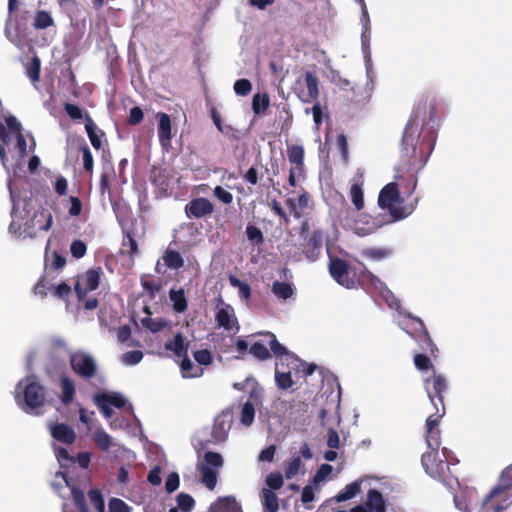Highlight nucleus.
I'll return each instance as SVG.
<instances>
[{
	"mask_svg": "<svg viewBox=\"0 0 512 512\" xmlns=\"http://www.w3.org/2000/svg\"><path fill=\"white\" fill-rule=\"evenodd\" d=\"M102 274L103 271L100 267L92 268L86 271L80 280L77 281L75 292L80 301L86 298L88 292L94 291L99 287Z\"/></svg>",
	"mask_w": 512,
	"mask_h": 512,
	"instance_id": "12",
	"label": "nucleus"
},
{
	"mask_svg": "<svg viewBox=\"0 0 512 512\" xmlns=\"http://www.w3.org/2000/svg\"><path fill=\"white\" fill-rule=\"evenodd\" d=\"M143 118V110L139 106H134L130 109L127 124L130 126H136L142 122Z\"/></svg>",
	"mask_w": 512,
	"mask_h": 512,
	"instance_id": "59",
	"label": "nucleus"
},
{
	"mask_svg": "<svg viewBox=\"0 0 512 512\" xmlns=\"http://www.w3.org/2000/svg\"><path fill=\"white\" fill-rule=\"evenodd\" d=\"M414 365L419 371L432 370L435 373V367L430 357L425 353H416L413 358Z\"/></svg>",
	"mask_w": 512,
	"mask_h": 512,
	"instance_id": "41",
	"label": "nucleus"
},
{
	"mask_svg": "<svg viewBox=\"0 0 512 512\" xmlns=\"http://www.w3.org/2000/svg\"><path fill=\"white\" fill-rule=\"evenodd\" d=\"M304 148L301 145L293 144L287 148L288 160L292 167L298 171V176H301L304 171Z\"/></svg>",
	"mask_w": 512,
	"mask_h": 512,
	"instance_id": "23",
	"label": "nucleus"
},
{
	"mask_svg": "<svg viewBox=\"0 0 512 512\" xmlns=\"http://www.w3.org/2000/svg\"><path fill=\"white\" fill-rule=\"evenodd\" d=\"M163 261L165 266L173 270H178L184 266V260L180 253L171 249L164 252Z\"/></svg>",
	"mask_w": 512,
	"mask_h": 512,
	"instance_id": "32",
	"label": "nucleus"
},
{
	"mask_svg": "<svg viewBox=\"0 0 512 512\" xmlns=\"http://www.w3.org/2000/svg\"><path fill=\"white\" fill-rule=\"evenodd\" d=\"M363 184V173L358 170L354 178V183L350 188L351 201L358 211L362 210L365 206Z\"/></svg>",
	"mask_w": 512,
	"mask_h": 512,
	"instance_id": "22",
	"label": "nucleus"
},
{
	"mask_svg": "<svg viewBox=\"0 0 512 512\" xmlns=\"http://www.w3.org/2000/svg\"><path fill=\"white\" fill-rule=\"evenodd\" d=\"M214 197L223 204L229 205L233 202V195L222 186H216L213 190Z\"/></svg>",
	"mask_w": 512,
	"mask_h": 512,
	"instance_id": "58",
	"label": "nucleus"
},
{
	"mask_svg": "<svg viewBox=\"0 0 512 512\" xmlns=\"http://www.w3.org/2000/svg\"><path fill=\"white\" fill-rule=\"evenodd\" d=\"M158 119V138L162 147H167L172 139L171 119L167 113L159 112L156 115Z\"/></svg>",
	"mask_w": 512,
	"mask_h": 512,
	"instance_id": "21",
	"label": "nucleus"
},
{
	"mask_svg": "<svg viewBox=\"0 0 512 512\" xmlns=\"http://www.w3.org/2000/svg\"><path fill=\"white\" fill-rule=\"evenodd\" d=\"M438 450L425 452L421 457V463L427 474L432 478L443 480L445 478V470L448 469L447 462L437 459Z\"/></svg>",
	"mask_w": 512,
	"mask_h": 512,
	"instance_id": "14",
	"label": "nucleus"
},
{
	"mask_svg": "<svg viewBox=\"0 0 512 512\" xmlns=\"http://www.w3.org/2000/svg\"><path fill=\"white\" fill-rule=\"evenodd\" d=\"M41 62L37 56H34L30 63L26 66V75L33 83L40 80Z\"/></svg>",
	"mask_w": 512,
	"mask_h": 512,
	"instance_id": "42",
	"label": "nucleus"
},
{
	"mask_svg": "<svg viewBox=\"0 0 512 512\" xmlns=\"http://www.w3.org/2000/svg\"><path fill=\"white\" fill-rule=\"evenodd\" d=\"M193 356L200 365H209L212 363V355L207 349L197 350L193 353Z\"/></svg>",
	"mask_w": 512,
	"mask_h": 512,
	"instance_id": "62",
	"label": "nucleus"
},
{
	"mask_svg": "<svg viewBox=\"0 0 512 512\" xmlns=\"http://www.w3.org/2000/svg\"><path fill=\"white\" fill-rule=\"evenodd\" d=\"M129 506L119 498H112L109 501V512H130Z\"/></svg>",
	"mask_w": 512,
	"mask_h": 512,
	"instance_id": "63",
	"label": "nucleus"
},
{
	"mask_svg": "<svg viewBox=\"0 0 512 512\" xmlns=\"http://www.w3.org/2000/svg\"><path fill=\"white\" fill-rule=\"evenodd\" d=\"M363 255L372 260H381L391 255L388 248H367L363 251Z\"/></svg>",
	"mask_w": 512,
	"mask_h": 512,
	"instance_id": "48",
	"label": "nucleus"
},
{
	"mask_svg": "<svg viewBox=\"0 0 512 512\" xmlns=\"http://www.w3.org/2000/svg\"><path fill=\"white\" fill-rule=\"evenodd\" d=\"M184 211L189 219H201L210 216L214 212V205L209 199L198 197L190 200L185 205Z\"/></svg>",
	"mask_w": 512,
	"mask_h": 512,
	"instance_id": "15",
	"label": "nucleus"
},
{
	"mask_svg": "<svg viewBox=\"0 0 512 512\" xmlns=\"http://www.w3.org/2000/svg\"><path fill=\"white\" fill-rule=\"evenodd\" d=\"M177 507L182 512H190L193 510L195 506V500L193 497L187 493H179L176 497Z\"/></svg>",
	"mask_w": 512,
	"mask_h": 512,
	"instance_id": "45",
	"label": "nucleus"
},
{
	"mask_svg": "<svg viewBox=\"0 0 512 512\" xmlns=\"http://www.w3.org/2000/svg\"><path fill=\"white\" fill-rule=\"evenodd\" d=\"M169 298L172 302L174 311L177 313H182L187 310L188 302L183 288L178 290L171 289L169 291Z\"/></svg>",
	"mask_w": 512,
	"mask_h": 512,
	"instance_id": "30",
	"label": "nucleus"
},
{
	"mask_svg": "<svg viewBox=\"0 0 512 512\" xmlns=\"http://www.w3.org/2000/svg\"><path fill=\"white\" fill-rule=\"evenodd\" d=\"M25 405V411H32L41 408L45 404L46 389L37 381L34 374L20 380L16 386V400L20 402V396Z\"/></svg>",
	"mask_w": 512,
	"mask_h": 512,
	"instance_id": "6",
	"label": "nucleus"
},
{
	"mask_svg": "<svg viewBox=\"0 0 512 512\" xmlns=\"http://www.w3.org/2000/svg\"><path fill=\"white\" fill-rule=\"evenodd\" d=\"M232 425V415L229 411H222L213 422L212 439L215 443L224 442Z\"/></svg>",
	"mask_w": 512,
	"mask_h": 512,
	"instance_id": "16",
	"label": "nucleus"
},
{
	"mask_svg": "<svg viewBox=\"0 0 512 512\" xmlns=\"http://www.w3.org/2000/svg\"><path fill=\"white\" fill-rule=\"evenodd\" d=\"M201 474V482L209 489L213 490L217 484V473L211 467L207 465H201L199 467Z\"/></svg>",
	"mask_w": 512,
	"mask_h": 512,
	"instance_id": "33",
	"label": "nucleus"
},
{
	"mask_svg": "<svg viewBox=\"0 0 512 512\" xmlns=\"http://www.w3.org/2000/svg\"><path fill=\"white\" fill-rule=\"evenodd\" d=\"M80 151L82 152L83 156V167L86 172L92 174L93 168H94V159L93 155L86 143L80 146Z\"/></svg>",
	"mask_w": 512,
	"mask_h": 512,
	"instance_id": "49",
	"label": "nucleus"
},
{
	"mask_svg": "<svg viewBox=\"0 0 512 512\" xmlns=\"http://www.w3.org/2000/svg\"><path fill=\"white\" fill-rule=\"evenodd\" d=\"M143 359V353L140 350H132L124 353L121 360L126 365H136Z\"/></svg>",
	"mask_w": 512,
	"mask_h": 512,
	"instance_id": "55",
	"label": "nucleus"
},
{
	"mask_svg": "<svg viewBox=\"0 0 512 512\" xmlns=\"http://www.w3.org/2000/svg\"><path fill=\"white\" fill-rule=\"evenodd\" d=\"M329 273L331 277L341 286L347 289H354L363 286L364 279L374 282L378 280L370 271L364 270L358 273L347 261L339 257H330Z\"/></svg>",
	"mask_w": 512,
	"mask_h": 512,
	"instance_id": "4",
	"label": "nucleus"
},
{
	"mask_svg": "<svg viewBox=\"0 0 512 512\" xmlns=\"http://www.w3.org/2000/svg\"><path fill=\"white\" fill-rule=\"evenodd\" d=\"M266 484L270 490H278L283 486V476L279 472L270 473L266 477Z\"/></svg>",
	"mask_w": 512,
	"mask_h": 512,
	"instance_id": "60",
	"label": "nucleus"
},
{
	"mask_svg": "<svg viewBox=\"0 0 512 512\" xmlns=\"http://www.w3.org/2000/svg\"><path fill=\"white\" fill-rule=\"evenodd\" d=\"M216 509L222 512H243L236 499L232 496L219 498L216 502Z\"/></svg>",
	"mask_w": 512,
	"mask_h": 512,
	"instance_id": "34",
	"label": "nucleus"
},
{
	"mask_svg": "<svg viewBox=\"0 0 512 512\" xmlns=\"http://www.w3.org/2000/svg\"><path fill=\"white\" fill-rule=\"evenodd\" d=\"M512 504V490L501 485L495 486L484 498L482 506L486 512H501Z\"/></svg>",
	"mask_w": 512,
	"mask_h": 512,
	"instance_id": "8",
	"label": "nucleus"
},
{
	"mask_svg": "<svg viewBox=\"0 0 512 512\" xmlns=\"http://www.w3.org/2000/svg\"><path fill=\"white\" fill-rule=\"evenodd\" d=\"M96 401L105 402V403L109 404L110 406H114L118 409L123 408L126 404V401L123 398V396L120 394H117V393H112V394L104 393V394L98 395V396H96Z\"/></svg>",
	"mask_w": 512,
	"mask_h": 512,
	"instance_id": "37",
	"label": "nucleus"
},
{
	"mask_svg": "<svg viewBox=\"0 0 512 512\" xmlns=\"http://www.w3.org/2000/svg\"><path fill=\"white\" fill-rule=\"evenodd\" d=\"M403 203V198L400 195L398 184L395 182L385 185L378 196V205L383 210H388L392 222L402 220L411 215L416 209L418 198L413 202L406 205Z\"/></svg>",
	"mask_w": 512,
	"mask_h": 512,
	"instance_id": "3",
	"label": "nucleus"
},
{
	"mask_svg": "<svg viewBox=\"0 0 512 512\" xmlns=\"http://www.w3.org/2000/svg\"><path fill=\"white\" fill-rule=\"evenodd\" d=\"M406 317L409 319V323L407 325L410 329L406 330V332L418 344L421 351L428 353L433 358H436L439 351L438 347L432 340L423 320L410 313H407Z\"/></svg>",
	"mask_w": 512,
	"mask_h": 512,
	"instance_id": "7",
	"label": "nucleus"
},
{
	"mask_svg": "<svg viewBox=\"0 0 512 512\" xmlns=\"http://www.w3.org/2000/svg\"><path fill=\"white\" fill-rule=\"evenodd\" d=\"M88 496L91 504L95 507L97 512L105 511V502L99 489H90Z\"/></svg>",
	"mask_w": 512,
	"mask_h": 512,
	"instance_id": "47",
	"label": "nucleus"
},
{
	"mask_svg": "<svg viewBox=\"0 0 512 512\" xmlns=\"http://www.w3.org/2000/svg\"><path fill=\"white\" fill-rule=\"evenodd\" d=\"M255 417V408L251 402L244 403L242 410H241V416L240 421L245 426H250Z\"/></svg>",
	"mask_w": 512,
	"mask_h": 512,
	"instance_id": "46",
	"label": "nucleus"
},
{
	"mask_svg": "<svg viewBox=\"0 0 512 512\" xmlns=\"http://www.w3.org/2000/svg\"><path fill=\"white\" fill-rule=\"evenodd\" d=\"M310 195L308 192H303L298 196L297 199L295 198H288L285 201V204L287 208L289 209L290 214L295 219H300L304 216L305 211L310 207Z\"/></svg>",
	"mask_w": 512,
	"mask_h": 512,
	"instance_id": "19",
	"label": "nucleus"
},
{
	"mask_svg": "<svg viewBox=\"0 0 512 512\" xmlns=\"http://www.w3.org/2000/svg\"><path fill=\"white\" fill-rule=\"evenodd\" d=\"M52 25H54V20L49 12L45 10L36 12L33 23L36 29H46Z\"/></svg>",
	"mask_w": 512,
	"mask_h": 512,
	"instance_id": "38",
	"label": "nucleus"
},
{
	"mask_svg": "<svg viewBox=\"0 0 512 512\" xmlns=\"http://www.w3.org/2000/svg\"><path fill=\"white\" fill-rule=\"evenodd\" d=\"M414 119L406 124L402 137V158L412 170L418 172L427 163L436 142V134L429 131L423 135L414 129Z\"/></svg>",
	"mask_w": 512,
	"mask_h": 512,
	"instance_id": "1",
	"label": "nucleus"
},
{
	"mask_svg": "<svg viewBox=\"0 0 512 512\" xmlns=\"http://www.w3.org/2000/svg\"><path fill=\"white\" fill-rule=\"evenodd\" d=\"M72 497L80 512H90L86 503L85 495L79 488L74 487L72 489Z\"/></svg>",
	"mask_w": 512,
	"mask_h": 512,
	"instance_id": "53",
	"label": "nucleus"
},
{
	"mask_svg": "<svg viewBox=\"0 0 512 512\" xmlns=\"http://www.w3.org/2000/svg\"><path fill=\"white\" fill-rule=\"evenodd\" d=\"M122 253L127 254L131 260H134L139 253L137 241L129 231L124 234L122 241Z\"/></svg>",
	"mask_w": 512,
	"mask_h": 512,
	"instance_id": "31",
	"label": "nucleus"
},
{
	"mask_svg": "<svg viewBox=\"0 0 512 512\" xmlns=\"http://www.w3.org/2000/svg\"><path fill=\"white\" fill-rule=\"evenodd\" d=\"M324 235L321 230H314L310 235L304 236L301 243L302 253L309 261H316L322 252Z\"/></svg>",
	"mask_w": 512,
	"mask_h": 512,
	"instance_id": "13",
	"label": "nucleus"
},
{
	"mask_svg": "<svg viewBox=\"0 0 512 512\" xmlns=\"http://www.w3.org/2000/svg\"><path fill=\"white\" fill-rule=\"evenodd\" d=\"M246 236H247L248 240H250L251 242H253L256 245H260L264 241L262 231L254 225H248L246 227Z\"/></svg>",
	"mask_w": 512,
	"mask_h": 512,
	"instance_id": "54",
	"label": "nucleus"
},
{
	"mask_svg": "<svg viewBox=\"0 0 512 512\" xmlns=\"http://www.w3.org/2000/svg\"><path fill=\"white\" fill-rule=\"evenodd\" d=\"M69 362L72 371L82 379H91L97 374L95 359L87 353H71Z\"/></svg>",
	"mask_w": 512,
	"mask_h": 512,
	"instance_id": "9",
	"label": "nucleus"
},
{
	"mask_svg": "<svg viewBox=\"0 0 512 512\" xmlns=\"http://www.w3.org/2000/svg\"><path fill=\"white\" fill-rule=\"evenodd\" d=\"M204 461H205L204 465H207L208 467H211L212 469L213 468L219 469L223 466V458L217 452L207 451L204 454Z\"/></svg>",
	"mask_w": 512,
	"mask_h": 512,
	"instance_id": "50",
	"label": "nucleus"
},
{
	"mask_svg": "<svg viewBox=\"0 0 512 512\" xmlns=\"http://www.w3.org/2000/svg\"><path fill=\"white\" fill-rule=\"evenodd\" d=\"M275 382L279 389L287 390L292 387L293 380L291 377V373L288 372H280L278 370V363L276 364V370H275Z\"/></svg>",
	"mask_w": 512,
	"mask_h": 512,
	"instance_id": "43",
	"label": "nucleus"
},
{
	"mask_svg": "<svg viewBox=\"0 0 512 512\" xmlns=\"http://www.w3.org/2000/svg\"><path fill=\"white\" fill-rule=\"evenodd\" d=\"M59 384L61 388L60 401L64 406H68L74 401L75 398V383L68 376L63 375L60 377Z\"/></svg>",
	"mask_w": 512,
	"mask_h": 512,
	"instance_id": "24",
	"label": "nucleus"
},
{
	"mask_svg": "<svg viewBox=\"0 0 512 512\" xmlns=\"http://www.w3.org/2000/svg\"><path fill=\"white\" fill-rule=\"evenodd\" d=\"M141 324L144 328L148 329L152 333H157L166 327L167 323L162 318L153 319L151 317H145L141 319Z\"/></svg>",
	"mask_w": 512,
	"mask_h": 512,
	"instance_id": "44",
	"label": "nucleus"
},
{
	"mask_svg": "<svg viewBox=\"0 0 512 512\" xmlns=\"http://www.w3.org/2000/svg\"><path fill=\"white\" fill-rule=\"evenodd\" d=\"M85 130L92 146L96 150H99L102 147L101 136H103L104 133L97 129V126L88 113H85Z\"/></svg>",
	"mask_w": 512,
	"mask_h": 512,
	"instance_id": "25",
	"label": "nucleus"
},
{
	"mask_svg": "<svg viewBox=\"0 0 512 512\" xmlns=\"http://www.w3.org/2000/svg\"><path fill=\"white\" fill-rule=\"evenodd\" d=\"M361 483L359 481H354L345 486L343 490H341L335 497L337 502H344L352 499L356 496V494L360 491Z\"/></svg>",
	"mask_w": 512,
	"mask_h": 512,
	"instance_id": "36",
	"label": "nucleus"
},
{
	"mask_svg": "<svg viewBox=\"0 0 512 512\" xmlns=\"http://www.w3.org/2000/svg\"><path fill=\"white\" fill-rule=\"evenodd\" d=\"M53 223L52 214L45 208L39 207L33 216L26 221L24 233L30 238H35L39 232L48 231Z\"/></svg>",
	"mask_w": 512,
	"mask_h": 512,
	"instance_id": "11",
	"label": "nucleus"
},
{
	"mask_svg": "<svg viewBox=\"0 0 512 512\" xmlns=\"http://www.w3.org/2000/svg\"><path fill=\"white\" fill-rule=\"evenodd\" d=\"M341 82H342V85H341L342 89L348 90V87H349L351 92H353V94H354L353 96H351L349 98V101L351 103H354L357 105H364L368 101L369 96L364 88H362L360 86H351L350 81H348L346 79L342 80Z\"/></svg>",
	"mask_w": 512,
	"mask_h": 512,
	"instance_id": "29",
	"label": "nucleus"
},
{
	"mask_svg": "<svg viewBox=\"0 0 512 512\" xmlns=\"http://www.w3.org/2000/svg\"><path fill=\"white\" fill-rule=\"evenodd\" d=\"M215 320L219 327L229 331L236 327L239 330L238 320L235 316L233 307L230 304H224L216 313Z\"/></svg>",
	"mask_w": 512,
	"mask_h": 512,
	"instance_id": "18",
	"label": "nucleus"
},
{
	"mask_svg": "<svg viewBox=\"0 0 512 512\" xmlns=\"http://www.w3.org/2000/svg\"><path fill=\"white\" fill-rule=\"evenodd\" d=\"M498 485L512 490V464L502 471Z\"/></svg>",
	"mask_w": 512,
	"mask_h": 512,
	"instance_id": "64",
	"label": "nucleus"
},
{
	"mask_svg": "<svg viewBox=\"0 0 512 512\" xmlns=\"http://www.w3.org/2000/svg\"><path fill=\"white\" fill-rule=\"evenodd\" d=\"M95 444L102 450L107 451L111 447V437L105 431H98L94 434Z\"/></svg>",
	"mask_w": 512,
	"mask_h": 512,
	"instance_id": "52",
	"label": "nucleus"
},
{
	"mask_svg": "<svg viewBox=\"0 0 512 512\" xmlns=\"http://www.w3.org/2000/svg\"><path fill=\"white\" fill-rule=\"evenodd\" d=\"M426 443L431 450H438L440 446V430H426Z\"/></svg>",
	"mask_w": 512,
	"mask_h": 512,
	"instance_id": "56",
	"label": "nucleus"
},
{
	"mask_svg": "<svg viewBox=\"0 0 512 512\" xmlns=\"http://www.w3.org/2000/svg\"><path fill=\"white\" fill-rule=\"evenodd\" d=\"M6 125L0 122V161L8 170L6 148L13 140L16 141L15 149L17 151L18 160H24L28 155L27 141L22 133L20 122L14 117L9 116L5 120Z\"/></svg>",
	"mask_w": 512,
	"mask_h": 512,
	"instance_id": "2",
	"label": "nucleus"
},
{
	"mask_svg": "<svg viewBox=\"0 0 512 512\" xmlns=\"http://www.w3.org/2000/svg\"><path fill=\"white\" fill-rule=\"evenodd\" d=\"M51 436L64 444L71 445L76 440V433L74 429L65 423H56L50 425Z\"/></svg>",
	"mask_w": 512,
	"mask_h": 512,
	"instance_id": "20",
	"label": "nucleus"
},
{
	"mask_svg": "<svg viewBox=\"0 0 512 512\" xmlns=\"http://www.w3.org/2000/svg\"><path fill=\"white\" fill-rule=\"evenodd\" d=\"M304 84L306 89H301L298 93L299 99L303 103H310L319 97V81L318 78L310 71L304 74Z\"/></svg>",
	"mask_w": 512,
	"mask_h": 512,
	"instance_id": "17",
	"label": "nucleus"
},
{
	"mask_svg": "<svg viewBox=\"0 0 512 512\" xmlns=\"http://www.w3.org/2000/svg\"><path fill=\"white\" fill-rule=\"evenodd\" d=\"M259 335L265 339L257 341L249 348V353L259 361H266L271 358L273 354L281 361H300L296 355L290 353L285 346L278 342L276 336L272 332H261Z\"/></svg>",
	"mask_w": 512,
	"mask_h": 512,
	"instance_id": "5",
	"label": "nucleus"
},
{
	"mask_svg": "<svg viewBox=\"0 0 512 512\" xmlns=\"http://www.w3.org/2000/svg\"><path fill=\"white\" fill-rule=\"evenodd\" d=\"M424 388L429 400L434 407L444 404V394L448 391V383L446 378L441 374L433 373L432 376L423 380Z\"/></svg>",
	"mask_w": 512,
	"mask_h": 512,
	"instance_id": "10",
	"label": "nucleus"
},
{
	"mask_svg": "<svg viewBox=\"0 0 512 512\" xmlns=\"http://www.w3.org/2000/svg\"><path fill=\"white\" fill-rule=\"evenodd\" d=\"M233 88L237 95L246 96L251 92L252 84L248 79L242 78L234 83Z\"/></svg>",
	"mask_w": 512,
	"mask_h": 512,
	"instance_id": "57",
	"label": "nucleus"
},
{
	"mask_svg": "<svg viewBox=\"0 0 512 512\" xmlns=\"http://www.w3.org/2000/svg\"><path fill=\"white\" fill-rule=\"evenodd\" d=\"M70 251L74 258L79 259V258H82L86 254L87 246L81 240H74L71 243Z\"/></svg>",
	"mask_w": 512,
	"mask_h": 512,
	"instance_id": "61",
	"label": "nucleus"
},
{
	"mask_svg": "<svg viewBox=\"0 0 512 512\" xmlns=\"http://www.w3.org/2000/svg\"><path fill=\"white\" fill-rule=\"evenodd\" d=\"M260 497L264 512H278L279 499L274 491L263 488Z\"/></svg>",
	"mask_w": 512,
	"mask_h": 512,
	"instance_id": "28",
	"label": "nucleus"
},
{
	"mask_svg": "<svg viewBox=\"0 0 512 512\" xmlns=\"http://www.w3.org/2000/svg\"><path fill=\"white\" fill-rule=\"evenodd\" d=\"M165 349L173 352L177 357L181 358L188 354L189 343H185L182 333H177L173 340L165 343Z\"/></svg>",
	"mask_w": 512,
	"mask_h": 512,
	"instance_id": "26",
	"label": "nucleus"
},
{
	"mask_svg": "<svg viewBox=\"0 0 512 512\" xmlns=\"http://www.w3.org/2000/svg\"><path fill=\"white\" fill-rule=\"evenodd\" d=\"M434 408H435V412L427 417L426 423H425L426 430H429V431L438 429L440 420L442 419V417L445 415V412H446L445 405H442V407L437 406Z\"/></svg>",
	"mask_w": 512,
	"mask_h": 512,
	"instance_id": "39",
	"label": "nucleus"
},
{
	"mask_svg": "<svg viewBox=\"0 0 512 512\" xmlns=\"http://www.w3.org/2000/svg\"><path fill=\"white\" fill-rule=\"evenodd\" d=\"M366 506L370 512H385L386 504L381 492L370 489L367 493Z\"/></svg>",
	"mask_w": 512,
	"mask_h": 512,
	"instance_id": "27",
	"label": "nucleus"
},
{
	"mask_svg": "<svg viewBox=\"0 0 512 512\" xmlns=\"http://www.w3.org/2000/svg\"><path fill=\"white\" fill-rule=\"evenodd\" d=\"M302 467V461L300 456H296L287 462L285 466V477L287 479L293 478Z\"/></svg>",
	"mask_w": 512,
	"mask_h": 512,
	"instance_id": "51",
	"label": "nucleus"
},
{
	"mask_svg": "<svg viewBox=\"0 0 512 512\" xmlns=\"http://www.w3.org/2000/svg\"><path fill=\"white\" fill-rule=\"evenodd\" d=\"M272 292L280 299L286 300L293 295L292 285L287 282L275 281L272 285Z\"/></svg>",
	"mask_w": 512,
	"mask_h": 512,
	"instance_id": "40",
	"label": "nucleus"
},
{
	"mask_svg": "<svg viewBox=\"0 0 512 512\" xmlns=\"http://www.w3.org/2000/svg\"><path fill=\"white\" fill-rule=\"evenodd\" d=\"M270 106V97L267 93H256L252 98V110L259 115Z\"/></svg>",
	"mask_w": 512,
	"mask_h": 512,
	"instance_id": "35",
	"label": "nucleus"
}]
</instances>
